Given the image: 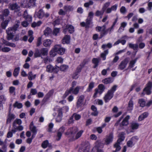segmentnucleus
<instances>
[{"instance_id":"nucleus-1","label":"nucleus","mask_w":152,"mask_h":152,"mask_svg":"<svg viewBox=\"0 0 152 152\" xmlns=\"http://www.w3.org/2000/svg\"><path fill=\"white\" fill-rule=\"evenodd\" d=\"M19 23L18 22L14 26L8 28L7 31V38L9 40L13 39L14 41H17L18 39V37L14 35L15 31L17 30V28L19 26Z\"/></svg>"},{"instance_id":"nucleus-2","label":"nucleus","mask_w":152,"mask_h":152,"mask_svg":"<svg viewBox=\"0 0 152 152\" xmlns=\"http://www.w3.org/2000/svg\"><path fill=\"white\" fill-rule=\"evenodd\" d=\"M66 51V49L62 47L60 45H56L52 48L49 52V54L51 57H54L57 54L60 55L64 54Z\"/></svg>"},{"instance_id":"nucleus-3","label":"nucleus","mask_w":152,"mask_h":152,"mask_svg":"<svg viewBox=\"0 0 152 152\" xmlns=\"http://www.w3.org/2000/svg\"><path fill=\"white\" fill-rule=\"evenodd\" d=\"M77 130V129L76 127L71 128L68 129L67 132L66 133V135L67 137H71V139H70V141L74 140L75 139H78L81 136L83 132V130H80L77 133L76 135L75 138L73 137L74 134Z\"/></svg>"},{"instance_id":"nucleus-4","label":"nucleus","mask_w":152,"mask_h":152,"mask_svg":"<svg viewBox=\"0 0 152 152\" xmlns=\"http://www.w3.org/2000/svg\"><path fill=\"white\" fill-rule=\"evenodd\" d=\"M62 109L58 106L55 107L54 109V113L53 115L55 117L56 122H59L62 120L63 117V113L62 112Z\"/></svg>"},{"instance_id":"nucleus-5","label":"nucleus","mask_w":152,"mask_h":152,"mask_svg":"<svg viewBox=\"0 0 152 152\" xmlns=\"http://www.w3.org/2000/svg\"><path fill=\"white\" fill-rule=\"evenodd\" d=\"M82 88L83 87L82 86H77L75 88L71 87L69 89L67 90L63 96V97L65 98L69 94L72 93L74 94H77L79 92V90Z\"/></svg>"},{"instance_id":"nucleus-6","label":"nucleus","mask_w":152,"mask_h":152,"mask_svg":"<svg viewBox=\"0 0 152 152\" xmlns=\"http://www.w3.org/2000/svg\"><path fill=\"white\" fill-rule=\"evenodd\" d=\"M125 134V133L123 132H121L119 134L118 136V139L117 140V142L114 145V147L116 148V150L115 151L113 152L118 151L121 149V147L119 145L124 140Z\"/></svg>"},{"instance_id":"nucleus-7","label":"nucleus","mask_w":152,"mask_h":152,"mask_svg":"<svg viewBox=\"0 0 152 152\" xmlns=\"http://www.w3.org/2000/svg\"><path fill=\"white\" fill-rule=\"evenodd\" d=\"M48 50L45 48H43L40 50L38 49H36L34 54V56L35 57H42L45 56H47L48 54Z\"/></svg>"},{"instance_id":"nucleus-8","label":"nucleus","mask_w":152,"mask_h":152,"mask_svg":"<svg viewBox=\"0 0 152 152\" xmlns=\"http://www.w3.org/2000/svg\"><path fill=\"white\" fill-rule=\"evenodd\" d=\"M29 128L31 131L32 132V134L31 138H29L27 140V142L29 144L31 143L32 139L34 137L37 132L36 127L34 126L33 122H31L30 123Z\"/></svg>"},{"instance_id":"nucleus-9","label":"nucleus","mask_w":152,"mask_h":152,"mask_svg":"<svg viewBox=\"0 0 152 152\" xmlns=\"http://www.w3.org/2000/svg\"><path fill=\"white\" fill-rule=\"evenodd\" d=\"M105 89V87L102 84H100L99 85L98 88L95 89V92L93 96V98L94 99L97 97V94L101 95L104 91Z\"/></svg>"},{"instance_id":"nucleus-10","label":"nucleus","mask_w":152,"mask_h":152,"mask_svg":"<svg viewBox=\"0 0 152 152\" xmlns=\"http://www.w3.org/2000/svg\"><path fill=\"white\" fill-rule=\"evenodd\" d=\"M36 0H29L28 1L27 0L23 1L21 3V6L23 7H29L33 6L35 4V2Z\"/></svg>"},{"instance_id":"nucleus-11","label":"nucleus","mask_w":152,"mask_h":152,"mask_svg":"<svg viewBox=\"0 0 152 152\" xmlns=\"http://www.w3.org/2000/svg\"><path fill=\"white\" fill-rule=\"evenodd\" d=\"M63 28L64 29L63 32L65 34H66L68 31L71 34L73 33L74 31V27L70 25H67L65 27Z\"/></svg>"},{"instance_id":"nucleus-12","label":"nucleus","mask_w":152,"mask_h":152,"mask_svg":"<svg viewBox=\"0 0 152 152\" xmlns=\"http://www.w3.org/2000/svg\"><path fill=\"white\" fill-rule=\"evenodd\" d=\"M152 87V82H149L147 84L146 86L144 89L143 92L147 95H149L151 94V89Z\"/></svg>"},{"instance_id":"nucleus-13","label":"nucleus","mask_w":152,"mask_h":152,"mask_svg":"<svg viewBox=\"0 0 152 152\" xmlns=\"http://www.w3.org/2000/svg\"><path fill=\"white\" fill-rule=\"evenodd\" d=\"M113 135L112 134H110L109 135L107 136L104 140L105 141V144L107 145L112 142L113 140Z\"/></svg>"},{"instance_id":"nucleus-14","label":"nucleus","mask_w":152,"mask_h":152,"mask_svg":"<svg viewBox=\"0 0 152 152\" xmlns=\"http://www.w3.org/2000/svg\"><path fill=\"white\" fill-rule=\"evenodd\" d=\"M84 97L83 96H80L78 100L77 106L78 107H82L84 105Z\"/></svg>"},{"instance_id":"nucleus-15","label":"nucleus","mask_w":152,"mask_h":152,"mask_svg":"<svg viewBox=\"0 0 152 152\" xmlns=\"http://www.w3.org/2000/svg\"><path fill=\"white\" fill-rule=\"evenodd\" d=\"M113 94L111 92V91H108L104 97V99L105 102H108L113 97Z\"/></svg>"},{"instance_id":"nucleus-16","label":"nucleus","mask_w":152,"mask_h":152,"mask_svg":"<svg viewBox=\"0 0 152 152\" xmlns=\"http://www.w3.org/2000/svg\"><path fill=\"white\" fill-rule=\"evenodd\" d=\"M105 26L104 25L102 27L98 26L96 28L97 31L101 32V34H105L107 33V31L105 30Z\"/></svg>"},{"instance_id":"nucleus-17","label":"nucleus","mask_w":152,"mask_h":152,"mask_svg":"<svg viewBox=\"0 0 152 152\" xmlns=\"http://www.w3.org/2000/svg\"><path fill=\"white\" fill-rule=\"evenodd\" d=\"M70 36L66 35L63 38L61 41L62 43L64 44H69L70 42Z\"/></svg>"},{"instance_id":"nucleus-18","label":"nucleus","mask_w":152,"mask_h":152,"mask_svg":"<svg viewBox=\"0 0 152 152\" xmlns=\"http://www.w3.org/2000/svg\"><path fill=\"white\" fill-rule=\"evenodd\" d=\"M128 62V61L126 59L123 61L119 65L118 69L122 70L125 69L126 66Z\"/></svg>"},{"instance_id":"nucleus-19","label":"nucleus","mask_w":152,"mask_h":152,"mask_svg":"<svg viewBox=\"0 0 152 152\" xmlns=\"http://www.w3.org/2000/svg\"><path fill=\"white\" fill-rule=\"evenodd\" d=\"M139 126V124L138 123L135 122H133L131 123L130 127L131 128V130L130 132H133L135 130L137 129Z\"/></svg>"},{"instance_id":"nucleus-20","label":"nucleus","mask_w":152,"mask_h":152,"mask_svg":"<svg viewBox=\"0 0 152 152\" xmlns=\"http://www.w3.org/2000/svg\"><path fill=\"white\" fill-rule=\"evenodd\" d=\"M64 128L63 127L59 129L57 133V137L56 138L57 140H59L60 139L62 134L64 132Z\"/></svg>"},{"instance_id":"nucleus-21","label":"nucleus","mask_w":152,"mask_h":152,"mask_svg":"<svg viewBox=\"0 0 152 152\" xmlns=\"http://www.w3.org/2000/svg\"><path fill=\"white\" fill-rule=\"evenodd\" d=\"M148 115V113L147 112H145L141 114L139 117L138 120L139 121H141L143 120L144 119L146 118Z\"/></svg>"},{"instance_id":"nucleus-22","label":"nucleus","mask_w":152,"mask_h":152,"mask_svg":"<svg viewBox=\"0 0 152 152\" xmlns=\"http://www.w3.org/2000/svg\"><path fill=\"white\" fill-rule=\"evenodd\" d=\"M44 12L43 10L41 9L38 12H36L34 16H37L39 18H42L44 17Z\"/></svg>"},{"instance_id":"nucleus-23","label":"nucleus","mask_w":152,"mask_h":152,"mask_svg":"<svg viewBox=\"0 0 152 152\" xmlns=\"http://www.w3.org/2000/svg\"><path fill=\"white\" fill-rule=\"evenodd\" d=\"M126 37V36H124L121 38L120 39L118 40L115 43L114 45H116L120 43H121L122 45H124L126 42V40H125Z\"/></svg>"},{"instance_id":"nucleus-24","label":"nucleus","mask_w":152,"mask_h":152,"mask_svg":"<svg viewBox=\"0 0 152 152\" xmlns=\"http://www.w3.org/2000/svg\"><path fill=\"white\" fill-rule=\"evenodd\" d=\"M130 118V116L129 115H127L123 119L122 122V125L123 126H126L129 124L128 120Z\"/></svg>"},{"instance_id":"nucleus-25","label":"nucleus","mask_w":152,"mask_h":152,"mask_svg":"<svg viewBox=\"0 0 152 152\" xmlns=\"http://www.w3.org/2000/svg\"><path fill=\"white\" fill-rule=\"evenodd\" d=\"M52 43L51 40L49 39L45 40L43 42V45L45 47H50Z\"/></svg>"},{"instance_id":"nucleus-26","label":"nucleus","mask_w":152,"mask_h":152,"mask_svg":"<svg viewBox=\"0 0 152 152\" xmlns=\"http://www.w3.org/2000/svg\"><path fill=\"white\" fill-rule=\"evenodd\" d=\"M52 32L51 29L49 27L47 28L44 31V34L47 36H49L51 34Z\"/></svg>"},{"instance_id":"nucleus-27","label":"nucleus","mask_w":152,"mask_h":152,"mask_svg":"<svg viewBox=\"0 0 152 152\" xmlns=\"http://www.w3.org/2000/svg\"><path fill=\"white\" fill-rule=\"evenodd\" d=\"M134 107V104L132 100H130L129 102L128 106L127 107L128 111H132Z\"/></svg>"},{"instance_id":"nucleus-28","label":"nucleus","mask_w":152,"mask_h":152,"mask_svg":"<svg viewBox=\"0 0 152 152\" xmlns=\"http://www.w3.org/2000/svg\"><path fill=\"white\" fill-rule=\"evenodd\" d=\"M2 44L1 43H0V51H2L4 52H8L11 50L10 48H9L7 47L2 48Z\"/></svg>"},{"instance_id":"nucleus-29","label":"nucleus","mask_w":152,"mask_h":152,"mask_svg":"<svg viewBox=\"0 0 152 152\" xmlns=\"http://www.w3.org/2000/svg\"><path fill=\"white\" fill-rule=\"evenodd\" d=\"M24 17L28 21H31L32 20V17L31 16L28 15L26 12L25 11L23 15Z\"/></svg>"},{"instance_id":"nucleus-30","label":"nucleus","mask_w":152,"mask_h":152,"mask_svg":"<svg viewBox=\"0 0 152 152\" xmlns=\"http://www.w3.org/2000/svg\"><path fill=\"white\" fill-rule=\"evenodd\" d=\"M9 8L12 10H14L15 11H17L19 10L20 7L16 4H11Z\"/></svg>"},{"instance_id":"nucleus-31","label":"nucleus","mask_w":152,"mask_h":152,"mask_svg":"<svg viewBox=\"0 0 152 152\" xmlns=\"http://www.w3.org/2000/svg\"><path fill=\"white\" fill-rule=\"evenodd\" d=\"M138 103L140 107H143L146 106V102L143 99H139L138 100Z\"/></svg>"},{"instance_id":"nucleus-32","label":"nucleus","mask_w":152,"mask_h":152,"mask_svg":"<svg viewBox=\"0 0 152 152\" xmlns=\"http://www.w3.org/2000/svg\"><path fill=\"white\" fill-rule=\"evenodd\" d=\"M91 109L93 112L92 113L91 115H93L96 116L98 114V112L97 111V109L96 107L94 105L91 106Z\"/></svg>"},{"instance_id":"nucleus-33","label":"nucleus","mask_w":152,"mask_h":152,"mask_svg":"<svg viewBox=\"0 0 152 152\" xmlns=\"http://www.w3.org/2000/svg\"><path fill=\"white\" fill-rule=\"evenodd\" d=\"M36 76V74L33 75L31 72H30L28 73V78L29 80H31L34 79Z\"/></svg>"},{"instance_id":"nucleus-34","label":"nucleus","mask_w":152,"mask_h":152,"mask_svg":"<svg viewBox=\"0 0 152 152\" xmlns=\"http://www.w3.org/2000/svg\"><path fill=\"white\" fill-rule=\"evenodd\" d=\"M113 81V79L111 78H106L103 80L102 82L105 84H107L112 83Z\"/></svg>"},{"instance_id":"nucleus-35","label":"nucleus","mask_w":152,"mask_h":152,"mask_svg":"<svg viewBox=\"0 0 152 152\" xmlns=\"http://www.w3.org/2000/svg\"><path fill=\"white\" fill-rule=\"evenodd\" d=\"M23 127L22 126L20 125L18 127H16L15 126V128L13 127V129H12V131L13 133H15L17 131V130L22 131L23 130Z\"/></svg>"},{"instance_id":"nucleus-36","label":"nucleus","mask_w":152,"mask_h":152,"mask_svg":"<svg viewBox=\"0 0 152 152\" xmlns=\"http://www.w3.org/2000/svg\"><path fill=\"white\" fill-rule=\"evenodd\" d=\"M81 71V69L77 68V72L75 73L72 76L73 78L75 79H77L79 77V73Z\"/></svg>"},{"instance_id":"nucleus-37","label":"nucleus","mask_w":152,"mask_h":152,"mask_svg":"<svg viewBox=\"0 0 152 152\" xmlns=\"http://www.w3.org/2000/svg\"><path fill=\"white\" fill-rule=\"evenodd\" d=\"M53 66L49 64L46 66V71L49 73H52L53 72Z\"/></svg>"},{"instance_id":"nucleus-38","label":"nucleus","mask_w":152,"mask_h":152,"mask_svg":"<svg viewBox=\"0 0 152 152\" xmlns=\"http://www.w3.org/2000/svg\"><path fill=\"white\" fill-rule=\"evenodd\" d=\"M127 24V23L125 22H123L121 23V26L118 30V31L119 32H121L124 31V28L126 26Z\"/></svg>"},{"instance_id":"nucleus-39","label":"nucleus","mask_w":152,"mask_h":152,"mask_svg":"<svg viewBox=\"0 0 152 152\" xmlns=\"http://www.w3.org/2000/svg\"><path fill=\"white\" fill-rule=\"evenodd\" d=\"M91 23V21L89 20H88V19L86 20V23L84 22H82L80 23V25L83 26H86V27H89V25Z\"/></svg>"},{"instance_id":"nucleus-40","label":"nucleus","mask_w":152,"mask_h":152,"mask_svg":"<svg viewBox=\"0 0 152 152\" xmlns=\"http://www.w3.org/2000/svg\"><path fill=\"white\" fill-rule=\"evenodd\" d=\"M94 83L93 82L90 83L89 84L88 88L87 89L86 91L88 92L90 91L94 87Z\"/></svg>"},{"instance_id":"nucleus-41","label":"nucleus","mask_w":152,"mask_h":152,"mask_svg":"<svg viewBox=\"0 0 152 152\" xmlns=\"http://www.w3.org/2000/svg\"><path fill=\"white\" fill-rule=\"evenodd\" d=\"M15 118L14 115L10 113L8 115V118L7 119V123H10L11 120L14 118Z\"/></svg>"},{"instance_id":"nucleus-42","label":"nucleus","mask_w":152,"mask_h":152,"mask_svg":"<svg viewBox=\"0 0 152 152\" xmlns=\"http://www.w3.org/2000/svg\"><path fill=\"white\" fill-rule=\"evenodd\" d=\"M69 68V66L67 65L63 64L60 66V70L65 72Z\"/></svg>"},{"instance_id":"nucleus-43","label":"nucleus","mask_w":152,"mask_h":152,"mask_svg":"<svg viewBox=\"0 0 152 152\" xmlns=\"http://www.w3.org/2000/svg\"><path fill=\"white\" fill-rule=\"evenodd\" d=\"M1 40L3 43L9 46L12 47H15V45L14 43L6 42L3 39H2Z\"/></svg>"},{"instance_id":"nucleus-44","label":"nucleus","mask_w":152,"mask_h":152,"mask_svg":"<svg viewBox=\"0 0 152 152\" xmlns=\"http://www.w3.org/2000/svg\"><path fill=\"white\" fill-rule=\"evenodd\" d=\"M9 20H7L5 21L2 22L1 24V26L3 29H5L7 25L8 22H9Z\"/></svg>"},{"instance_id":"nucleus-45","label":"nucleus","mask_w":152,"mask_h":152,"mask_svg":"<svg viewBox=\"0 0 152 152\" xmlns=\"http://www.w3.org/2000/svg\"><path fill=\"white\" fill-rule=\"evenodd\" d=\"M64 9L66 11H72L73 9V7L71 6L66 5L64 6Z\"/></svg>"},{"instance_id":"nucleus-46","label":"nucleus","mask_w":152,"mask_h":152,"mask_svg":"<svg viewBox=\"0 0 152 152\" xmlns=\"http://www.w3.org/2000/svg\"><path fill=\"white\" fill-rule=\"evenodd\" d=\"M42 23L41 21H39L37 23L36 22H34L31 24V26L32 27H38L40 26Z\"/></svg>"},{"instance_id":"nucleus-47","label":"nucleus","mask_w":152,"mask_h":152,"mask_svg":"<svg viewBox=\"0 0 152 152\" xmlns=\"http://www.w3.org/2000/svg\"><path fill=\"white\" fill-rule=\"evenodd\" d=\"M20 69L19 67H17L15 69L13 73L14 76L15 77L17 76L19 74Z\"/></svg>"},{"instance_id":"nucleus-48","label":"nucleus","mask_w":152,"mask_h":152,"mask_svg":"<svg viewBox=\"0 0 152 152\" xmlns=\"http://www.w3.org/2000/svg\"><path fill=\"white\" fill-rule=\"evenodd\" d=\"M60 31V28H54L53 31V35L56 36L59 33Z\"/></svg>"},{"instance_id":"nucleus-49","label":"nucleus","mask_w":152,"mask_h":152,"mask_svg":"<svg viewBox=\"0 0 152 152\" xmlns=\"http://www.w3.org/2000/svg\"><path fill=\"white\" fill-rule=\"evenodd\" d=\"M22 123V121L20 119H17L15 120L13 124V127L15 128V124H17L18 125H20Z\"/></svg>"},{"instance_id":"nucleus-50","label":"nucleus","mask_w":152,"mask_h":152,"mask_svg":"<svg viewBox=\"0 0 152 152\" xmlns=\"http://www.w3.org/2000/svg\"><path fill=\"white\" fill-rule=\"evenodd\" d=\"M118 20V18H117L114 20V21L113 23V25L109 29L110 31L113 30V28L115 26Z\"/></svg>"},{"instance_id":"nucleus-51","label":"nucleus","mask_w":152,"mask_h":152,"mask_svg":"<svg viewBox=\"0 0 152 152\" xmlns=\"http://www.w3.org/2000/svg\"><path fill=\"white\" fill-rule=\"evenodd\" d=\"M139 140V137L137 136H135L131 138V140L134 144L137 142Z\"/></svg>"},{"instance_id":"nucleus-52","label":"nucleus","mask_w":152,"mask_h":152,"mask_svg":"<svg viewBox=\"0 0 152 152\" xmlns=\"http://www.w3.org/2000/svg\"><path fill=\"white\" fill-rule=\"evenodd\" d=\"M72 116L75 120L77 121L79 120L81 117L80 115L77 113L73 114Z\"/></svg>"},{"instance_id":"nucleus-53","label":"nucleus","mask_w":152,"mask_h":152,"mask_svg":"<svg viewBox=\"0 0 152 152\" xmlns=\"http://www.w3.org/2000/svg\"><path fill=\"white\" fill-rule=\"evenodd\" d=\"M14 106L15 107H16L18 108H20L22 107V105L21 103L16 102L14 104Z\"/></svg>"},{"instance_id":"nucleus-54","label":"nucleus","mask_w":152,"mask_h":152,"mask_svg":"<svg viewBox=\"0 0 152 152\" xmlns=\"http://www.w3.org/2000/svg\"><path fill=\"white\" fill-rule=\"evenodd\" d=\"M108 53L107 50H105L104 52L101 54V57L103 58V60H105L106 59V55Z\"/></svg>"},{"instance_id":"nucleus-55","label":"nucleus","mask_w":152,"mask_h":152,"mask_svg":"<svg viewBox=\"0 0 152 152\" xmlns=\"http://www.w3.org/2000/svg\"><path fill=\"white\" fill-rule=\"evenodd\" d=\"M15 88L13 86H11L9 88V92L11 94H15Z\"/></svg>"},{"instance_id":"nucleus-56","label":"nucleus","mask_w":152,"mask_h":152,"mask_svg":"<svg viewBox=\"0 0 152 152\" xmlns=\"http://www.w3.org/2000/svg\"><path fill=\"white\" fill-rule=\"evenodd\" d=\"M136 60L134 59L131 61L130 62L129 67V68H132L134 66L136 62Z\"/></svg>"},{"instance_id":"nucleus-57","label":"nucleus","mask_w":152,"mask_h":152,"mask_svg":"<svg viewBox=\"0 0 152 152\" xmlns=\"http://www.w3.org/2000/svg\"><path fill=\"white\" fill-rule=\"evenodd\" d=\"M120 12L123 14H125L126 12V10L125 7L124 6H122L120 8Z\"/></svg>"},{"instance_id":"nucleus-58","label":"nucleus","mask_w":152,"mask_h":152,"mask_svg":"<svg viewBox=\"0 0 152 152\" xmlns=\"http://www.w3.org/2000/svg\"><path fill=\"white\" fill-rule=\"evenodd\" d=\"M59 70H60V67L56 65L54 67H53V72L57 73L59 71Z\"/></svg>"},{"instance_id":"nucleus-59","label":"nucleus","mask_w":152,"mask_h":152,"mask_svg":"<svg viewBox=\"0 0 152 152\" xmlns=\"http://www.w3.org/2000/svg\"><path fill=\"white\" fill-rule=\"evenodd\" d=\"M127 145L128 147H132L134 145V144L130 139L127 142Z\"/></svg>"},{"instance_id":"nucleus-60","label":"nucleus","mask_w":152,"mask_h":152,"mask_svg":"<svg viewBox=\"0 0 152 152\" xmlns=\"http://www.w3.org/2000/svg\"><path fill=\"white\" fill-rule=\"evenodd\" d=\"M94 103L100 105H102L103 104V102L102 100L99 99L95 100L94 101Z\"/></svg>"},{"instance_id":"nucleus-61","label":"nucleus","mask_w":152,"mask_h":152,"mask_svg":"<svg viewBox=\"0 0 152 152\" xmlns=\"http://www.w3.org/2000/svg\"><path fill=\"white\" fill-rule=\"evenodd\" d=\"M99 59L96 58H94L92 60L93 63L95 65L94 67L95 68L96 67L98 64L99 62Z\"/></svg>"},{"instance_id":"nucleus-62","label":"nucleus","mask_w":152,"mask_h":152,"mask_svg":"<svg viewBox=\"0 0 152 152\" xmlns=\"http://www.w3.org/2000/svg\"><path fill=\"white\" fill-rule=\"evenodd\" d=\"M48 140H45L44 141L42 144V146L43 148H46L48 146Z\"/></svg>"},{"instance_id":"nucleus-63","label":"nucleus","mask_w":152,"mask_h":152,"mask_svg":"<svg viewBox=\"0 0 152 152\" xmlns=\"http://www.w3.org/2000/svg\"><path fill=\"white\" fill-rule=\"evenodd\" d=\"M6 98L4 95H1L0 96V102L3 103L6 100Z\"/></svg>"},{"instance_id":"nucleus-64","label":"nucleus","mask_w":152,"mask_h":152,"mask_svg":"<svg viewBox=\"0 0 152 152\" xmlns=\"http://www.w3.org/2000/svg\"><path fill=\"white\" fill-rule=\"evenodd\" d=\"M110 3L109 2H107L104 5L102 10L104 11L106 10L107 8L109 6Z\"/></svg>"}]
</instances>
